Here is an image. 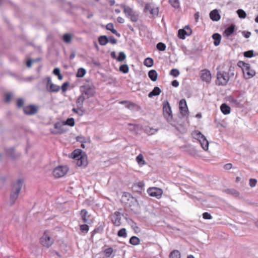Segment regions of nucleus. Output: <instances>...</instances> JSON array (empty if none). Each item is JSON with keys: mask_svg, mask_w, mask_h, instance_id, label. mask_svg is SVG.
<instances>
[{"mask_svg": "<svg viewBox=\"0 0 258 258\" xmlns=\"http://www.w3.org/2000/svg\"><path fill=\"white\" fill-rule=\"evenodd\" d=\"M71 156L77 166H86L87 165V157L81 149L75 150L72 152Z\"/></svg>", "mask_w": 258, "mask_h": 258, "instance_id": "f257e3e1", "label": "nucleus"}, {"mask_svg": "<svg viewBox=\"0 0 258 258\" xmlns=\"http://www.w3.org/2000/svg\"><path fill=\"white\" fill-rule=\"evenodd\" d=\"M238 66L241 68L245 79H249L255 75L254 70L251 68L249 64L243 61H239Z\"/></svg>", "mask_w": 258, "mask_h": 258, "instance_id": "f03ea898", "label": "nucleus"}, {"mask_svg": "<svg viewBox=\"0 0 258 258\" xmlns=\"http://www.w3.org/2000/svg\"><path fill=\"white\" fill-rule=\"evenodd\" d=\"M81 94L86 98L93 97L95 94V89L93 85L91 84H85L80 87Z\"/></svg>", "mask_w": 258, "mask_h": 258, "instance_id": "7ed1b4c3", "label": "nucleus"}, {"mask_svg": "<svg viewBox=\"0 0 258 258\" xmlns=\"http://www.w3.org/2000/svg\"><path fill=\"white\" fill-rule=\"evenodd\" d=\"M194 138L199 141L202 148L207 151L209 148V142L206 137L199 131H195L192 133Z\"/></svg>", "mask_w": 258, "mask_h": 258, "instance_id": "20e7f679", "label": "nucleus"}, {"mask_svg": "<svg viewBox=\"0 0 258 258\" xmlns=\"http://www.w3.org/2000/svg\"><path fill=\"white\" fill-rule=\"evenodd\" d=\"M230 76L227 72L221 71L217 74L216 84L218 85H226L229 80Z\"/></svg>", "mask_w": 258, "mask_h": 258, "instance_id": "39448f33", "label": "nucleus"}, {"mask_svg": "<svg viewBox=\"0 0 258 258\" xmlns=\"http://www.w3.org/2000/svg\"><path fill=\"white\" fill-rule=\"evenodd\" d=\"M22 181L21 179L14 184L12 189V192L11 194L10 199L11 201L14 203L15 200L17 199L20 191L22 188Z\"/></svg>", "mask_w": 258, "mask_h": 258, "instance_id": "423d86ee", "label": "nucleus"}, {"mask_svg": "<svg viewBox=\"0 0 258 258\" xmlns=\"http://www.w3.org/2000/svg\"><path fill=\"white\" fill-rule=\"evenodd\" d=\"M123 7L126 17L130 19L132 22H137L139 19L138 13L129 7L123 6Z\"/></svg>", "mask_w": 258, "mask_h": 258, "instance_id": "0eeeda50", "label": "nucleus"}, {"mask_svg": "<svg viewBox=\"0 0 258 258\" xmlns=\"http://www.w3.org/2000/svg\"><path fill=\"white\" fill-rule=\"evenodd\" d=\"M163 112L164 117L168 122L172 120V111L168 101H165L163 104Z\"/></svg>", "mask_w": 258, "mask_h": 258, "instance_id": "6e6552de", "label": "nucleus"}, {"mask_svg": "<svg viewBox=\"0 0 258 258\" xmlns=\"http://www.w3.org/2000/svg\"><path fill=\"white\" fill-rule=\"evenodd\" d=\"M41 244L46 247L50 246L54 242V239L47 232H45L40 239Z\"/></svg>", "mask_w": 258, "mask_h": 258, "instance_id": "1a4fd4ad", "label": "nucleus"}, {"mask_svg": "<svg viewBox=\"0 0 258 258\" xmlns=\"http://www.w3.org/2000/svg\"><path fill=\"white\" fill-rule=\"evenodd\" d=\"M68 168L67 166H60L53 169V175L56 178H60L63 176L68 172Z\"/></svg>", "mask_w": 258, "mask_h": 258, "instance_id": "9d476101", "label": "nucleus"}, {"mask_svg": "<svg viewBox=\"0 0 258 258\" xmlns=\"http://www.w3.org/2000/svg\"><path fill=\"white\" fill-rule=\"evenodd\" d=\"M147 191L150 196L156 197L157 199H160L163 193L162 190L157 187H150Z\"/></svg>", "mask_w": 258, "mask_h": 258, "instance_id": "9b49d317", "label": "nucleus"}, {"mask_svg": "<svg viewBox=\"0 0 258 258\" xmlns=\"http://www.w3.org/2000/svg\"><path fill=\"white\" fill-rule=\"evenodd\" d=\"M179 107L181 115L183 117L186 116L188 113V110L185 99H182L179 101Z\"/></svg>", "mask_w": 258, "mask_h": 258, "instance_id": "f8f14e48", "label": "nucleus"}, {"mask_svg": "<svg viewBox=\"0 0 258 258\" xmlns=\"http://www.w3.org/2000/svg\"><path fill=\"white\" fill-rule=\"evenodd\" d=\"M192 33L191 29L188 26H185L184 29L178 30V36L182 39L185 38V36H189Z\"/></svg>", "mask_w": 258, "mask_h": 258, "instance_id": "ddd939ff", "label": "nucleus"}, {"mask_svg": "<svg viewBox=\"0 0 258 258\" xmlns=\"http://www.w3.org/2000/svg\"><path fill=\"white\" fill-rule=\"evenodd\" d=\"M121 217L122 214L119 212H115L111 215V221L115 226L120 225Z\"/></svg>", "mask_w": 258, "mask_h": 258, "instance_id": "4468645a", "label": "nucleus"}, {"mask_svg": "<svg viewBox=\"0 0 258 258\" xmlns=\"http://www.w3.org/2000/svg\"><path fill=\"white\" fill-rule=\"evenodd\" d=\"M201 78L203 81L210 83L212 78L210 72L207 70H202L201 72Z\"/></svg>", "mask_w": 258, "mask_h": 258, "instance_id": "2eb2a0df", "label": "nucleus"}, {"mask_svg": "<svg viewBox=\"0 0 258 258\" xmlns=\"http://www.w3.org/2000/svg\"><path fill=\"white\" fill-rule=\"evenodd\" d=\"M65 124L63 122H57L54 124V128L57 130V131L54 132V134H61L64 133L66 130L64 128Z\"/></svg>", "mask_w": 258, "mask_h": 258, "instance_id": "dca6fc26", "label": "nucleus"}, {"mask_svg": "<svg viewBox=\"0 0 258 258\" xmlns=\"http://www.w3.org/2000/svg\"><path fill=\"white\" fill-rule=\"evenodd\" d=\"M210 17L214 21H218L220 19V15L218 10H214L210 13Z\"/></svg>", "mask_w": 258, "mask_h": 258, "instance_id": "f3484780", "label": "nucleus"}, {"mask_svg": "<svg viewBox=\"0 0 258 258\" xmlns=\"http://www.w3.org/2000/svg\"><path fill=\"white\" fill-rule=\"evenodd\" d=\"M234 29L235 26L234 25H231L225 30L223 33L224 36L228 38L234 32Z\"/></svg>", "mask_w": 258, "mask_h": 258, "instance_id": "a211bd4d", "label": "nucleus"}, {"mask_svg": "<svg viewBox=\"0 0 258 258\" xmlns=\"http://www.w3.org/2000/svg\"><path fill=\"white\" fill-rule=\"evenodd\" d=\"M86 99V97L82 94L78 97L76 101V105L78 108H83V103Z\"/></svg>", "mask_w": 258, "mask_h": 258, "instance_id": "6ab92c4d", "label": "nucleus"}, {"mask_svg": "<svg viewBox=\"0 0 258 258\" xmlns=\"http://www.w3.org/2000/svg\"><path fill=\"white\" fill-rule=\"evenodd\" d=\"M106 29L110 31L113 34H115L118 37H120V34L114 29V26L112 23H108L106 25Z\"/></svg>", "mask_w": 258, "mask_h": 258, "instance_id": "aec40b11", "label": "nucleus"}, {"mask_svg": "<svg viewBox=\"0 0 258 258\" xmlns=\"http://www.w3.org/2000/svg\"><path fill=\"white\" fill-rule=\"evenodd\" d=\"M46 89L49 92H58L60 90V87L59 86L53 83L51 84L50 86H48Z\"/></svg>", "mask_w": 258, "mask_h": 258, "instance_id": "412c9836", "label": "nucleus"}, {"mask_svg": "<svg viewBox=\"0 0 258 258\" xmlns=\"http://www.w3.org/2000/svg\"><path fill=\"white\" fill-rule=\"evenodd\" d=\"M161 92V89L158 87H155L153 90L149 93L148 96L150 98H152L153 96L159 95Z\"/></svg>", "mask_w": 258, "mask_h": 258, "instance_id": "4be33fe9", "label": "nucleus"}, {"mask_svg": "<svg viewBox=\"0 0 258 258\" xmlns=\"http://www.w3.org/2000/svg\"><path fill=\"white\" fill-rule=\"evenodd\" d=\"M212 38L214 40V44L216 46L219 45L221 39V35L218 33H215L213 35Z\"/></svg>", "mask_w": 258, "mask_h": 258, "instance_id": "5701e85b", "label": "nucleus"}, {"mask_svg": "<svg viewBox=\"0 0 258 258\" xmlns=\"http://www.w3.org/2000/svg\"><path fill=\"white\" fill-rule=\"evenodd\" d=\"M148 76L152 81H155L157 80L158 74L155 70H152L149 72Z\"/></svg>", "mask_w": 258, "mask_h": 258, "instance_id": "b1692460", "label": "nucleus"}, {"mask_svg": "<svg viewBox=\"0 0 258 258\" xmlns=\"http://www.w3.org/2000/svg\"><path fill=\"white\" fill-rule=\"evenodd\" d=\"M73 35L70 33H65L62 36L63 41L66 43H70L73 39Z\"/></svg>", "mask_w": 258, "mask_h": 258, "instance_id": "393cba45", "label": "nucleus"}, {"mask_svg": "<svg viewBox=\"0 0 258 258\" xmlns=\"http://www.w3.org/2000/svg\"><path fill=\"white\" fill-rule=\"evenodd\" d=\"M220 109L222 112L224 114H228L230 112V107L225 103H223L221 105Z\"/></svg>", "mask_w": 258, "mask_h": 258, "instance_id": "a878e982", "label": "nucleus"}, {"mask_svg": "<svg viewBox=\"0 0 258 258\" xmlns=\"http://www.w3.org/2000/svg\"><path fill=\"white\" fill-rule=\"evenodd\" d=\"M98 42L101 45H105L109 42V40L106 36L102 35L98 38Z\"/></svg>", "mask_w": 258, "mask_h": 258, "instance_id": "bb28decb", "label": "nucleus"}, {"mask_svg": "<svg viewBox=\"0 0 258 258\" xmlns=\"http://www.w3.org/2000/svg\"><path fill=\"white\" fill-rule=\"evenodd\" d=\"M87 215H88V212L86 210L83 209V210H81V216L82 219L84 223L88 222V220L87 218Z\"/></svg>", "mask_w": 258, "mask_h": 258, "instance_id": "cd10ccee", "label": "nucleus"}, {"mask_svg": "<svg viewBox=\"0 0 258 258\" xmlns=\"http://www.w3.org/2000/svg\"><path fill=\"white\" fill-rule=\"evenodd\" d=\"M136 161L138 162V163L140 165H143L146 164V162H145V160H144L143 156L141 154H140L136 157Z\"/></svg>", "mask_w": 258, "mask_h": 258, "instance_id": "c85d7f7f", "label": "nucleus"}, {"mask_svg": "<svg viewBox=\"0 0 258 258\" xmlns=\"http://www.w3.org/2000/svg\"><path fill=\"white\" fill-rule=\"evenodd\" d=\"M155 5L153 3H147L145 4V8L144 9V12L145 13L149 12L151 11L154 7Z\"/></svg>", "mask_w": 258, "mask_h": 258, "instance_id": "c756f323", "label": "nucleus"}, {"mask_svg": "<svg viewBox=\"0 0 258 258\" xmlns=\"http://www.w3.org/2000/svg\"><path fill=\"white\" fill-rule=\"evenodd\" d=\"M140 239L138 237L135 236H132L130 239V243L134 245L139 244L140 243Z\"/></svg>", "mask_w": 258, "mask_h": 258, "instance_id": "7c9ffc66", "label": "nucleus"}, {"mask_svg": "<svg viewBox=\"0 0 258 258\" xmlns=\"http://www.w3.org/2000/svg\"><path fill=\"white\" fill-rule=\"evenodd\" d=\"M170 258H180V253L177 250H173L170 254Z\"/></svg>", "mask_w": 258, "mask_h": 258, "instance_id": "2f4dec72", "label": "nucleus"}, {"mask_svg": "<svg viewBox=\"0 0 258 258\" xmlns=\"http://www.w3.org/2000/svg\"><path fill=\"white\" fill-rule=\"evenodd\" d=\"M154 61L151 58L148 57L144 60V64L148 67H151L153 65Z\"/></svg>", "mask_w": 258, "mask_h": 258, "instance_id": "473e14b6", "label": "nucleus"}, {"mask_svg": "<svg viewBox=\"0 0 258 258\" xmlns=\"http://www.w3.org/2000/svg\"><path fill=\"white\" fill-rule=\"evenodd\" d=\"M170 5L175 9H178L180 7L179 0H169Z\"/></svg>", "mask_w": 258, "mask_h": 258, "instance_id": "72a5a7b5", "label": "nucleus"}, {"mask_svg": "<svg viewBox=\"0 0 258 258\" xmlns=\"http://www.w3.org/2000/svg\"><path fill=\"white\" fill-rule=\"evenodd\" d=\"M86 73V70L83 68L78 69L76 76L78 78H82L85 76Z\"/></svg>", "mask_w": 258, "mask_h": 258, "instance_id": "f704fd0d", "label": "nucleus"}, {"mask_svg": "<svg viewBox=\"0 0 258 258\" xmlns=\"http://www.w3.org/2000/svg\"><path fill=\"white\" fill-rule=\"evenodd\" d=\"M159 13V8L157 7H155L151 10L150 14L152 15L153 17H156L158 16Z\"/></svg>", "mask_w": 258, "mask_h": 258, "instance_id": "c9c22d12", "label": "nucleus"}, {"mask_svg": "<svg viewBox=\"0 0 258 258\" xmlns=\"http://www.w3.org/2000/svg\"><path fill=\"white\" fill-rule=\"evenodd\" d=\"M76 140L77 141L81 142L82 143H87L90 141L89 138H86L82 136H79L77 137Z\"/></svg>", "mask_w": 258, "mask_h": 258, "instance_id": "e433bc0d", "label": "nucleus"}, {"mask_svg": "<svg viewBox=\"0 0 258 258\" xmlns=\"http://www.w3.org/2000/svg\"><path fill=\"white\" fill-rule=\"evenodd\" d=\"M53 73L54 75H56L58 77V80H61L62 79V76L60 74V71L59 68H55L53 70Z\"/></svg>", "mask_w": 258, "mask_h": 258, "instance_id": "4c0bfd02", "label": "nucleus"}, {"mask_svg": "<svg viewBox=\"0 0 258 258\" xmlns=\"http://www.w3.org/2000/svg\"><path fill=\"white\" fill-rule=\"evenodd\" d=\"M24 111L26 114H31L32 113V105L30 104L24 108Z\"/></svg>", "mask_w": 258, "mask_h": 258, "instance_id": "58836bf2", "label": "nucleus"}, {"mask_svg": "<svg viewBox=\"0 0 258 258\" xmlns=\"http://www.w3.org/2000/svg\"><path fill=\"white\" fill-rule=\"evenodd\" d=\"M113 251V250L111 247H109V248L105 249L104 251L105 256L106 257H110L111 256V255L112 254Z\"/></svg>", "mask_w": 258, "mask_h": 258, "instance_id": "ea45409f", "label": "nucleus"}, {"mask_svg": "<svg viewBox=\"0 0 258 258\" xmlns=\"http://www.w3.org/2000/svg\"><path fill=\"white\" fill-rule=\"evenodd\" d=\"M237 13L238 15V17L240 18L244 19L246 17V13L242 9H238L237 11Z\"/></svg>", "mask_w": 258, "mask_h": 258, "instance_id": "a19ab883", "label": "nucleus"}, {"mask_svg": "<svg viewBox=\"0 0 258 258\" xmlns=\"http://www.w3.org/2000/svg\"><path fill=\"white\" fill-rule=\"evenodd\" d=\"M126 58V55L123 52H120L119 53V56L116 58V60L118 61H122L124 60Z\"/></svg>", "mask_w": 258, "mask_h": 258, "instance_id": "79ce46f5", "label": "nucleus"}, {"mask_svg": "<svg viewBox=\"0 0 258 258\" xmlns=\"http://www.w3.org/2000/svg\"><path fill=\"white\" fill-rule=\"evenodd\" d=\"M117 235L119 237H126V229L125 228H122V229H120L118 231Z\"/></svg>", "mask_w": 258, "mask_h": 258, "instance_id": "37998d69", "label": "nucleus"}, {"mask_svg": "<svg viewBox=\"0 0 258 258\" xmlns=\"http://www.w3.org/2000/svg\"><path fill=\"white\" fill-rule=\"evenodd\" d=\"M157 48L160 51H164L166 49V45L162 43L159 42L157 44Z\"/></svg>", "mask_w": 258, "mask_h": 258, "instance_id": "c03bdc74", "label": "nucleus"}, {"mask_svg": "<svg viewBox=\"0 0 258 258\" xmlns=\"http://www.w3.org/2000/svg\"><path fill=\"white\" fill-rule=\"evenodd\" d=\"M64 124L66 125H68L71 126H73L75 125V120L73 118H68Z\"/></svg>", "mask_w": 258, "mask_h": 258, "instance_id": "a18cd8bd", "label": "nucleus"}, {"mask_svg": "<svg viewBox=\"0 0 258 258\" xmlns=\"http://www.w3.org/2000/svg\"><path fill=\"white\" fill-rule=\"evenodd\" d=\"M72 111L74 112L77 113L80 116H82L84 114L83 108H73Z\"/></svg>", "mask_w": 258, "mask_h": 258, "instance_id": "49530a36", "label": "nucleus"}, {"mask_svg": "<svg viewBox=\"0 0 258 258\" xmlns=\"http://www.w3.org/2000/svg\"><path fill=\"white\" fill-rule=\"evenodd\" d=\"M119 70L120 71L125 74L128 72V67L126 64H122L120 66Z\"/></svg>", "mask_w": 258, "mask_h": 258, "instance_id": "de8ad7c7", "label": "nucleus"}, {"mask_svg": "<svg viewBox=\"0 0 258 258\" xmlns=\"http://www.w3.org/2000/svg\"><path fill=\"white\" fill-rule=\"evenodd\" d=\"M170 75L174 77H177L179 75V72L176 69H173L170 71Z\"/></svg>", "mask_w": 258, "mask_h": 258, "instance_id": "09e8293b", "label": "nucleus"}, {"mask_svg": "<svg viewBox=\"0 0 258 258\" xmlns=\"http://www.w3.org/2000/svg\"><path fill=\"white\" fill-rule=\"evenodd\" d=\"M157 129H155L151 127H147L146 128V132L149 135H153L157 132Z\"/></svg>", "mask_w": 258, "mask_h": 258, "instance_id": "8fccbe9b", "label": "nucleus"}, {"mask_svg": "<svg viewBox=\"0 0 258 258\" xmlns=\"http://www.w3.org/2000/svg\"><path fill=\"white\" fill-rule=\"evenodd\" d=\"M80 230L82 232L86 233L89 230V226L86 224L81 225L80 226Z\"/></svg>", "mask_w": 258, "mask_h": 258, "instance_id": "3c124183", "label": "nucleus"}, {"mask_svg": "<svg viewBox=\"0 0 258 258\" xmlns=\"http://www.w3.org/2000/svg\"><path fill=\"white\" fill-rule=\"evenodd\" d=\"M244 55L246 57H251L253 56V50H249L247 51H245L244 53Z\"/></svg>", "mask_w": 258, "mask_h": 258, "instance_id": "603ef678", "label": "nucleus"}, {"mask_svg": "<svg viewBox=\"0 0 258 258\" xmlns=\"http://www.w3.org/2000/svg\"><path fill=\"white\" fill-rule=\"evenodd\" d=\"M24 104V101L23 99L20 98L18 99L17 102V106L18 107L20 108L23 106Z\"/></svg>", "mask_w": 258, "mask_h": 258, "instance_id": "864d4df0", "label": "nucleus"}, {"mask_svg": "<svg viewBox=\"0 0 258 258\" xmlns=\"http://www.w3.org/2000/svg\"><path fill=\"white\" fill-rule=\"evenodd\" d=\"M12 96V95L10 93H7L6 94L5 102L9 103L11 101Z\"/></svg>", "mask_w": 258, "mask_h": 258, "instance_id": "5fc2aeb1", "label": "nucleus"}, {"mask_svg": "<svg viewBox=\"0 0 258 258\" xmlns=\"http://www.w3.org/2000/svg\"><path fill=\"white\" fill-rule=\"evenodd\" d=\"M14 152V150L12 148H11V149H9L8 151H7V154L11 158H15V156L14 155H13V152Z\"/></svg>", "mask_w": 258, "mask_h": 258, "instance_id": "6e6d98bb", "label": "nucleus"}, {"mask_svg": "<svg viewBox=\"0 0 258 258\" xmlns=\"http://www.w3.org/2000/svg\"><path fill=\"white\" fill-rule=\"evenodd\" d=\"M109 42L112 44H115L117 43V40L113 36H110L108 38Z\"/></svg>", "mask_w": 258, "mask_h": 258, "instance_id": "4d7b16f0", "label": "nucleus"}, {"mask_svg": "<svg viewBox=\"0 0 258 258\" xmlns=\"http://www.w3.org/2000/svg\"><path fill=\"white\" fill-rule=\"evenodd\" d=\"M203 217L205 219H211L212 216L208 212H205L203 214Z\"/></svg>", "mask_w": 258, "mask_h": 258, "instance_id": "13d9d810", "label": "nucleus"}, {"mask_svg": "<svg viewBox=\"0 0 258 258\" xmlns=\"http://www.w3.org/2000/svg\"><path fill=\"white\" fill-rule=\"evenodd\" d=\"M256 180L255 179H249V185L251 186V187H254L256 185Z\"/></svg>", "mask_w": 258, "mask_h": 258, "instance_id": "bf43d9fd", "label": "nucleus"}, {"mask_svg": "<svg viewBox=\"0 0 258 258\" xmlns=\"http://www.w3.org/2000/svg\"><path fill=\"white\" fill-rule=\"evenodd\" d=\"M46 80H47V83L46 84V88L47 89L48 88V86H50V84L53 83L51 81V79L50 77H47L46 78Z\"/></svg>", "mask_w": 258, "mask_h": 258, "instance_id": "052dcab7", "label": "nucleus"}, {"mask_svg": "<svg viewBox=\"0 0 258 258\" xmlns=\"http://www.w3.org/2000/svg\"><path fill=\"white\" fill-rule=\"evenodd\" d=\"M68 85H69V83L67 82H66L62 84V85L61 86V89L63 92H64L66 91L67 88V87L68 86Z\"/></svg>", "mask_w": 258, "mask_h": 258, "instance_id": "680f3d73", "label": "nucleus"}, {"mask_svg": "<svg viewBox=\"0 0 258 258\" xmlns=\"http://www.w3.org/2000/svg\"><path fill=\"white\" fill-rule=\"evenodd\" d=\"M242 34L243 36L244 37H245L246 38H249L251 35V33L250 32H248V31H243L242 32Z\"/></svg>", "mask_w": 258, "mask_h": 258, "instance_id": "e2e57ef3", "label": "nucleus"}, {"mask_svg": "<svg viewBox=\"0 0 258 258\" xmlns=\"http://www.w3.org/2000/svg\"><path fill=\"white\" fill-rule=\"evenodd\" d=\"M128 125L132 127L130 128L131 131H135L138 128V125L135 124L128 123Z\"/></svg>", "mask_w": 258, "mask_h": 258, "instance_id": "0e129e2a", "label": "nucleus"}, {"mask_svg": "<svg viewBox=\"0 0 258 258\" xmlns=\"http://www.w3.org/2000/svg\"><path fill=\"white\" fill-rule=\"evenodd\" d=\"M232 167V165L231 163H227V164H225L224 166V168L225 170H229V169H231Z\"/></svg>", "mask_w": 258, "mask_h": 258, "instance_id": "69168bd1", "label": "nucleus"}, {"mask_svg": "<svg viewBox=\"0 0 258 258\" xmlns=\"http://www.w3.org/2000/svg\"><path fill=\"white\" fill-rule=\"evenodd\" d=\"M172 85L174 87H177L179 86V82L177 80H174L172 82Z\"/></svg>", "mask_w": 258, "mask_h": 258, "instance_id": "338daca9", "label": "nucleus"}, {"mask_svg": "<svg viewBox=\"0 0 258 258\" xmlns=\"http://www.w3.org/2000/svg\"><path fill=\"white\" fill-rule=\"evenodd\" d=\"M117 21L119 23H123L124 22V20L121 17H118L117 18Z\"/></svg>", "mask_w": 258, "mask_h": 258, "instance_id": "774afa93", "label": "nucleus"}]
</instances>
